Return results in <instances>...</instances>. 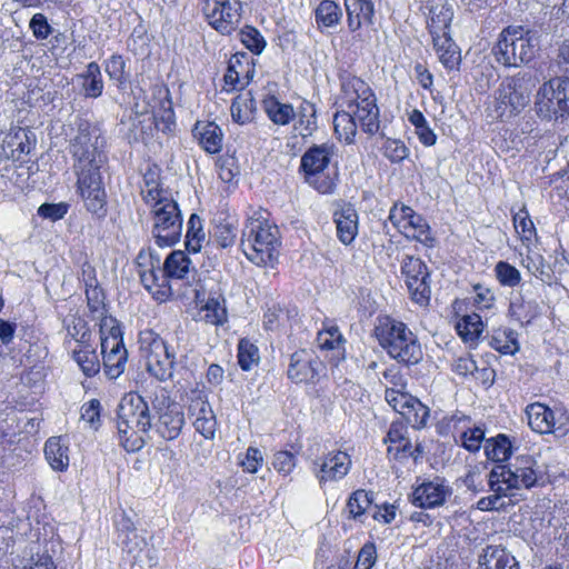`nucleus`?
<instances>
[{
	"mask_svg": "<svg viewBox=\"0 0 569 569\" xmlns=\"http://www.w3.org/2000/svg\"><path fill=\"white\" fill-rule=\"evenodd\" d=\"M450 495V488L443 481L436 479L418 486L412 492L411 501L419 508H435L443 505Z\"/></svg>",
	"mask_w": 569,
	"mask_h": 569,
	"instance_id": "21",
	"label": "nucleus"
},
{
	"mask_svg": "<svg viewBox=\"0 0 569 569\" xmlns=\"http://www.w3.org/2000/svg\"><path fill=\"white\" fill-rule=\"evenodd\" d=\"M191 260L181 250L172 251L164 260L163 267L169 278L183 279L190 270Z\"/></svg>",
	"mask_w": 569,
	"mask_h": 569,
	"instance_id": "41",
	"label": "nucleus"
},
{
	"mask_svg": "<svg viewBox=\"0 0 569 569\" xmlns=\"http://www.w3.org/2000/svg\"><path fill=\"white\" fill-rule=\"evenodd\" d=\"M341 102L356 114L363 132L372 136L379 131L377 99L362 79L355 76H346L341 79Z\"/></svg>",
	"mask_w": 569,
	"mask_h": 569,
	"instance_id": "5",
	"label": "nucleus"
},
{
	"mask_svg": "<svg viewBox=\"0 0 569 569\" xmlns=\"http://www.w3.org/2000/svg\"><path fill=\"white\" fill-rule=\"evenodd\" d=\"M100 401L91 399L81 407V420L87 422L91 428L98 429L100 422Z\"/></svg>",
	"mask_w": 569,
	"mask_h": 569,
	"instance_id": "64",
	"label": "nucleus"
},
{
	"mask_svg": "<svg viewBox=\"0 0 569 569\" xmlns=\"http://www.w3.org/2000/svg\"><path fill=\"white\" fill-rule=\"evenodd\" d=\"M348 27L351 31L358 30L362 24H371L375 8L371 0H345Z\"/></svg>",
	"mask_w": 569,
	"mask_h": 569,
	"instance_id": "27",
	"label": "nucleus"
},
{
	"mask_svg": "<svg viewBox=\"0 0 569 569\" xmlns=\"http://www.w3.org/2000/svg\"><path fill=\"white\" fill-rule=\"evenodd\" d=\"M402 232L407 238H412L428 247H431L433 243L428 223L416 212L409 217L408 222L402 227Z\"/></svg>",
	"mask_w": 569,
	"mask_h": 569,
	"instance_id": "36",
	"label": "nucleus"
},
{
	"mask_svg": "<svg viewBox=\"0 0 569 569\" xmlns=\"http://www.w3.org/2000/svg\"><path fill=\"white\" fill-rule=\"evenodd\" d=\"M509 312L521 326H527L540 315V308L536 300L526 299L520 295L511 300Z\"/></svg>",
	"mask_w": 569,
	"mask_h": 569,
	"instance_id": "29",
	"label": "nucleus"
},
{
	"mask_svg": "<svg viewBox=\"0 0 569 569\" xmlns=\"http://www.w3.org/2000/svg\"><path fill=\"white\" fill-rule=\"evenodd\" d=\"M73 359L87 377L96 376L100 370V362L94 350L89 348L74 350Z\"/></svg>",
	"mask_w": 569,
	"mask_h": 569,
	"instance_id": "49",
	"label": "nucleus"
},
{
	"mask_svg": "<svg viewBox=\"0 0 569 569\" xmlns=\"http://www.w3.org/2000/svg\"><path fill=\"white\" fill-rule=\"evenodd\" d=\"M188 416L197 432L206 439H213L217 428L216 415L207 400L200 392H193L188 406Z\"/></svg>",
	"mask_w": 569,
	"mask_h": 569,
	"instance_id": "18",
	"label": "nucleus"
},
{
	"mask_svg": "<svg viewBox=\"0 0 569 569\" xmlns=\"http://www.w3.org/2000/svg\"><path fill=\"white\" fill-rule=\"evenodd\" d=\"M375 493L372 491L357 490L347 503L348 511L353 519L362 516L373 502Z\"/></svg>",
	"mask_w": 569,
	"mask_h": 569,
	"instance_id": "50",
	"label": "nucleus"
},
{
	"mask_svg": "<svg viewBox=\"0 0 569 569\" xmlns=\"http://www.w3.org/2000/svg\"><path fill=\"white\" fill-rule=\"evenodd\" d=\"M428 29L431 36L449 32L453 8L448 0H428Z\"/></svg>",
	"mask_w": 569,
	"mask_h": 569,
	"instance_id": "23",
	"label": "nucleus"
},
{
	"mask_svg": "<svg viewBox=\"0 0 569 569\" xmlns=\"http://www.w3.org/2000/svg\"><path fill=\"white\" fill-rule=\"evenodd\" d=\"M432 42L442 66L448 70H458L461 63V53L449 32L433 34Z\"/></svg>",
	"mask_w": 569,
	"mask_h": 569,
	"instance_id": "25",
	"label": "nucleus"
},
{
	"mask_svg": "<svg viewBox=\"0 0 569 569\" xmlns=\"http://www.w3.org/2000/svg\"><path fill=\"white\" fill-rule=\"evenodd\" d=\"M104 144L106 140L97 126L84 119L78 120L77 133L69 144L77 192L86 209L99 218L107 213V192L101 176L108 160Z\"/></svg>",
	"mask_w": 569,
	"mask_h": 569,
	"instance_id": "1",
	"label": "nucleus"
},
{
	"mask_svg": "<svg viewBox=\"0 0 569 569\" xmlns=\"http://www.w3.org/2000/svg\"><path fill=\"white\" fill-rule=\"evenodd\" d=\"M67 336L79 343H86L89 340V330L84 319L77 316H69L63 321Z\"/></svg>",
	"mask_w": 569,
	"mask_h": 569,
	"instance_id": "52",
	"label": "nucleus"
},
{
	"mask_svg": "<svg viewBox=\"0 0 569 569\" xmlns=\"http://www.w3.org/2000/svg\"><path fill=\"white\" fill-rule=\"evenodd\" d=\"M486 457L496 462L506 461L511 455V443L506 435H498L497 437L486 440L485 443Z\"/></svg>",
	"mask_w": 569,
	"mask_h": 569,
	"instance_id": "43",
	"label": "nucleus"
},
{
	"mask_svg": "<svg viewBox=\"0 0 569 569\" xmlns=\"http://www.w3.org/2000/svg\"><path fill=\"white\" fill-rule=\"evenodd\" d=\"M456 328H457V331H458L459 336L465 341L472 342L482 332L483 323H482L481 317L479 315L471 313V315H466L465 317H462L458 321Z\"/></svg>",
	"mask_w": 569,
	"mask_h": 569,
	"instance_id": "47",
	"label": "nucleus"
},
{
	"mask_svg": "<svg viewBox=\"0 0 569 569\" xmlns=\"http://www.w3.org/2000/svg\"><path fill=\"white\" fill-rule=\"evenodd\" d=\"M138 273L141 283L158 301H166L171 296L169 277L159 254L141 250L137 257Z\"/></svg>",
	"mask_w": 569,
	"mask_h": 569,
	"instance_id": "13",
	"label": "nucleus"
},
{
	"mask_svg": "<svg viewBox=\"0 0 569 569\" xmlns=\"http://www.w3.org/2000/svg\"><path fill=\"white\" fill-rule=\"evenodd\" d=\"M335 151L336 146L332 142L312 144L300 160V170L306 182L322 194H330L336 188L335 177L326 173Z\"/></svg>",
	"mask_w": 569,
	"mask_h": 569,
	"instance_id": "7",
	"label": "nucleus"
},
{
	"mask_svg": "<svg viewBox=\"0 0 569 569\" xmlns=\"http://www.w3.org/2000/svg\"><path fill=\"white\" fill-rule=\"evenodd\" d=\"M492 478L501 481L510 491L513 489H530L542 478L538 463L532 456L522 455L508 465H498L491 469Z\"/></svg>",
	"mask_w": 569,
	"mask_h": 569,
	"instance_id": "12",
	"label": "nucleus"
},
{
	"mask_svg": "<svg viewBox=\"0 0 569 569\" xmlns=\"http://www.w3.org/2000/svg\"><path fill=\"white\" fill-rule=\"evenodd\" d=\"M539 48L535 32L523 27H508L502 30L492 52L505 67H519L530 62Z\"/></svg>",
	"mask_w": 569,
	"mask_h": 569,
	"instance_id": "6",
	"label": "nucleus"
},
{
	"mask_svg": "<svg viewBox=\"0 0 569 569\" xmlns=\"http://www.w3.org/2000/svg\"><path fill=\"white\" fill-rule=\"evenodd\" d=\"M6 149L10 150V157L13 160H20L22 156L29 154L34 147V141L31 140L29 132L19 128L13 133H10L6 140Z\"/></svg>",
	"mask_w": 569,
	"mask_h": 569,
	"instance_id": "34",
	"label": "nucleus"
},
{
	"mask_svg": "<svg viewBox=\"0 0 569 569\" xmlns=\"http://www.w3.org/2000/svg\"><path fill=\"white\" fill-rule=\"evenodd\" d=\"M213 242L220 248H228L234 244L237 238V229L230 222H222L214 227Z\"/></svg>",
	"mask_w": 569,
	"mask_h": 569,
	"instance_id": "57",
	"label": "nucleus"
},
{
	"mask_svg": "<svg viewBox=\"0 0 569 569\" xmlns=\"http://www.w3.org/2000/svg\"><path fill=\"white\" fill-rule=\"evenodd\" d=\"M382 153L392 163H400L409 156V149L401 140L387 139L382 146Z\"/></svg>",
	"mask_w": 569,
	"mask_h": 569,
	"instance_id": "58",
	"label": "nucleus"
},
{
	"mask_svg": "<svg viewBox=\"0 0 569 569\" xmlns=\"http://www.w3.org/2000/svg\"><path fill=\"white\" fill-rule=\"evenodd\" d=\"M256 111V100L251 92L238 94L230 107L232 120L239 124H244L253 119Z\"/></svg>",
	"mask_w": 569,
	"mask_h": 569,
	"instance_id": "32",
	"label": "nucleus"
},
{
	"mask_svg": "<svg viewBox=\"0 0 569 569\" xmlns=\"http://www.w3.org/2000/svg\"><path fill=\"white\" fill-rule=\"evenodd\" d=\"M86 296H87V302L88 308L91 311V313L94 315L96 318H99L100 321L107 317L106 316V307H104V296L102 292V289H100L97 284H87Z\"/></svg>",
	"mask_w": 569,
	"mask_h": 569,
	"instance_id": "53",
	"label": "nucleus"
},
{
	"mask_svg": "<svg viewBox=\"0 0 569 569\" xmlns=\"http://www.w3.org/2000/svg\"><path fill=\"white\" fill-rule=\"evenodd\" d=\"M141 196L143 201L150 206L152 202L161 201L170 198L169 193L160 188L159 177L156 171L149 170L143 176V184L141 186Z\"/></svg>",
	"mask_w": 569,
	"mask_h": 569,
	"instance_id": "40",
	"label": "nucleus"
},
{
	"mask_svg": "<svg viewBox=\"0 0 569 569\" xmlns=\"http://www.w3.org/2000/svg\"><path fill=\"white\" fill-rule=\"evenodd\" d=\"M560 86L559 78H553L539 89L536 106L540 116L558 119L568 113V104L562 100Z\"/></svg>",
	"mask_w": 569,
	"mask_h": 569,
	"instance_id": "17",
	"label": "nucleus"
},
{
	"mask_svg": "<svg viewBox=\"0 0 569 569\" xmlns=\"http://www.w3.org/2000/svg\"><path fill=\"white\" fill-rule=\"evenodd\" d=\"M152 428V420L148 403L136 393H126L119 406L117 415V429L122 447L127 451H138L147 442Z\"/></svg>",
	"mask_w": 569,
	"mask_h": 569,
	"instance_id": "2",
	"label": "nucleus"
},
{
	"mask_svg": "<svg viewBox=\"0 0 569 569\" xmlns=\"http://www.w3.org/2000/svg\"><path fill=\"white\" fill-rule=\"evenodd\" d=\"M202 310L206 312L204 319L208 323L219 326L227 320L224 298L220 293L210 296Z\"/></svg>",
	"mask_w": 569,
	"mask_h": 569,
	"instance_id": "45",
	"label": "nucleus"
},
{
	"mask_svg": "<svg viewBox=\"0 0 569 569\" xmlns=\"http://www.w3.org/2000/svg\"><path fill=\"white\" fill-rule=\"evenodd\" d=\"M104 71L110 80L117 82L119 88H124L129 82V73L126 71V61L120 54H112L104 61Z\"/></svg>",
	"mask_w": 569,
	"mask_h": 569,
	"instance_id": "48",
	"label": "nucleus"
},
{
	"mask_svg": "<svg viewBox=\"0 0 569 569\" xmlns=\"http://www.w3.org/2000/svg\"><path fill=\"white\" fill-rule=\"evenodd\" d=\"M100 338L104 372L110 379H117L124 371L128 352L120 326L114 318L104 317L101 320Z\"/></svg>",
	"mask_w": 569,
	"mask_h": 569,
	"instance_id": "11",
	"label": "nucleus"
},
{
	"mask_svg": "<svg viewBox=\"0 0 569 569\" xmlns=\"http://www.w3.org/2000/svg\"><path fill=\"white\" fill-rule=\"evenodd\" d=\"M490 347L503 355H513L519 350L517 333L511 329H498L489 341Z\"/></svg>",
	"mask_w": 569,
	"mask_h": 569,
	"instance_id": "42",
	"label": "nucleus"
},
{
	"mask_svg": "<svg viewBox=\"0 0 569 569\" xmlns=\"http://www.w3.org/2000/svg\"><path fill=\"white\" fill-rule=\"evenodd\" d=\"M320 365L307 350H299L291 355L288 368V378L296 383L312 381L318 373Z\"/></svg>",
	"mask_w": 569,
	"mask_h": 569,
	"instance_id": "22",
	"label": "nucleus"
},
{
	"mask_svg": "<svg viewBox=\"0 0 569 569\" xmlns=\"http://www.w3.org/2000/svg\"><path fill=\"white\" fill-rule=\"evenodd\" d=\"M479 569H520L516 558L503 547L489 545L478 558Z\"/></svg>",
	"mask_w": 569,
	"mask_h": 569,
	"instance_id": "24",
	"label": "nucleus"
},
{
	"mask_svg": "<svg viewBox=\"0 0 569 569\" xmlns=\"http://www.w3.org/2000/svg\"><path fill=\"white\" fill-rule=\"evenodd\" d=\"M488 486L493 493L488 497H482L477 502V508L481 511L499 510L503 507L501 499L509 496V490L501 481H496L492 478V471L488 476Z\"/></svg>",
	"mask_w": 569,
	"mask_h": 569,
	"instance_id": "33",
	"label": "nucleus"
},
{
	"mask_svg": "<svg viewBox=\"0 0 569 569\" xmlns=\"http://www.w3.org/2000/svg\"><path fill=\"white\" fill-rule=\"evenodd\" d=\"M263 108L269 119L278 126L290 123L296 116L291 104L282 103L274 97L264 99Z\"/></svg>",
	"mask_w": 569,
	"mask_h": 569,
	"instance_id": "35",
	"label": "nucleus"
},
{
	"mask_svg": "<svg viewBox=\"0 0 569 569\" xmlns=\"http://www.w3.org/2000/svg\"><path fill=\"white\" fill-rule=\"evenodd\" d=\"M375 333L379 345L398 362L411 366L422 359L421 345L405 322L389 316L380 317Z\"/></svg>",
	"mask_w": 569,
	"mask_h": 569,
	"instance_id": "4",
	"label": "nucleus"
},
{
	"mask_svg": "<svg viewBox=\"0 0 569 569\" xmlns=\"http://www.w3.org/2000/svg\"><path fill=\"white\" fill-rule=\"evenodd\" d=\"M385 398L386 401L393 408V410L399 412L401 416L405 413V410L410 408L409 406H411L416 400V398L407 391H395V389H386Z\"/></svg>",
	"mask_w": 569,
	"mask_h": 569,
	"instance_id": "59",
	"label": "nucleus"
},
{
	"mask_svg": "<svg viewBox=\"0 0 569 569\" xmlns=\"http://www.w3.org/2000/svg\"><path fill=\"white\" fill-rule=\"evenodd\" d=\"M485 439V430L480 427L469 428L460 436L461 445L470 452H476L481 448Z\"/></svg>",
	"mask_w": 569,
	"mask_h": 569,
	"instance_id": "62",
	"label": "nucleus"
},
{
	"mask_svg": "<svg viewBox=\"0 0 569 569\" xmlns=\"http://www.w3.org/2000/svg\"><path fill=\"white\" fill-rule=\"evenodd\" d=\"M402 417L415 428H422L426 426L429 418V409L420 400L416 398L411 406H409Z\"/></svg>",
	"mask_w": 569,
	"mask_h": 569,
	"instance_id": "56",
	"label": "nucleus"
},
{
	"mask_svg": "<svg viewBox=\"0 0 569 569\" xmlns=\"http://www.w3.org/2000/svg\"><path fill=\"white\" fill-rule=\"evenodd\" d=\"M345 342L346 340L336 326L319 331L317 336L318 347L321 350L333 351L336 358L342 355Z\"/></svg>",
	"mask_w": 569,
	"mask_h": 569,
	"instance_id": "37",
	"label": "nucleus"
},
{
	"mask_svg": "<svg viewBox=\"0 0 569 569\" xmlns=\"http://www.w3.org/2000/svg\"><path fill=\"white\" fill-rule=\"evenodd\" d=\"M298 121L295 129L303 140L311 137L318 129L317 124V109L316 106L309 101L303 100L298 109Z\"/></svg>",
	"mask_w": 569,
	"mask_h": 569,
	"instance_id": "31",
	"label": "nucleus"
},
{
	"mask_svg": "<svg viewBox=\"0 0 569 569\" xmlns=\"http://www.w3.org/2000/svg\"><path fill=\"white\" fill-rule=\"evenodd\" d=\"M297 459L290 451H278L272 459V466L282 476H288L296 467Z\"/></svg>",
	"mask_w": 569,
	"mask_h": 569,
	"instance_id": "63",
	"label": "nucleus"
},
{
	"mask_svg": "<svg viewBox=\"0 0 569 569\" xmlns=\"http://www.w3.org/2000/svg\"><path fill=\"white\" fill-rule=\"evenodd\" d=\"M202 12L208 23L222 34H229L241 20L240 6L230 0H204Z\"/></svg>",
	"mask_w": 569,
	"mask_h": 569,
	"instance_id": "16",
	"label": "nucleus"
},
{
	"mask_svg": "<svg viewBox=\"0 0 569 569\" xmlns=\"http://www.w3.org/2000/svg\"><path fill=\"white\" fill-rule=\"evenodd\" d=\"M206 240V233L202 228L200 217L192 213L188 220V230L186 234V247L189 252H199L202 242Z\"/></svg>",
	"mask_w": 569,
	"mask_h": 569,
	"instance_id": "46",
	"label": "nucleus"
},
{
	"mask_svg": "<svg viewBox=\"0 0 569 569\" xmlns=\"http://www.w3.org/2000/svg\"><path fill=\"white\" fill-rule=\"evenodd\" d=\"M240 41L251 52L259 54L266 47V41L261 33L253 27L246 26L239 32Z\"/></svg>",
	"mask_w": 569,
	"mask_h": 569,
	"instance_id": "54",
	"label": "nucleus"
},
{
	"mask_svg": "<svg viewBox=\"0 0 569 569\" xmlns=\"http://www.w3.org/2000/svg\"><path fill=\"white\" fill-rule=\"evenodd\" d=\"M318 467L316 476L320 482L335 481L343 478L351 466V459L343 451H332L327 453L321 460L315 461Z\"/></svg>",
	"mask_w": 569,
	"mask_h": 569,
	"instance_id": "20",
	"label": "nucleus"
},
{
	"mask_svg": "<svg viewBox=\"0 0 569 569\" xmlns=\"http://www.w3.org/2000/svg\"><path fill=\"white\" fill-rule=\"evenodd\" d=\"M342 17L341 9L330 0H323L316 9V22L318 28H331L339 23Z\"/></svg>",
	"mask_w": 569,
	"mask_h": 569,
	"instance_id": "44",
	"label": "nucleus"
},
{
	"mask_svg": "<svg viewBox=\"0 0 569 569\" xmlns=\"http://www.w3.org/2000/svg\"><path fill=\"white\" fill-rule=\"evenodd\" d=\"M528 425L538 433H555L563 437L569 432V413L562 407L550 409L541 402L527 406Z\"/></svg>",
	"mask_w": 569,
	"mask_h": 569,
	"instance_id": "14",
	"label": "nucleus"
},
{
	"mask_svg": "<svg viewBox=\"0 0 569 569\" xmlns=\"http://www.w3.org/2000/svg\"><path fill=\"white\" fill-rule=\"evenodd\" d=\"M193 136L198 138L200 146L209 153H217L222 148V131L213 122H197Z\"/></svg>",
	"mask_w": 569,
	"mask_h": 569,
	"instance_id": "28",
	"label": "nucleus"
},
{
	"mask_svg": "<svg viewBox=\"0 0 569 569\" xmlns=\"http://www.w3.org/2000/svg\"><path fill=\"white\" fill-rule=\"evenodd\" d=\"M358 213L352 207H346L335 212L337 237L343 244H350L358 234Z\"/></svg>",
	"mask_w": 569,
	"mask_h": 569,
	"instance_id": "26",
	"label": "nucleus"
},
{
	"mask_svg": "<svg viewBox=\"0 0 569 569\" xmlns=\"http://www.w3.org/2000/svg\"><path fill=\"white\" fill-rule=\"evenodd\" d=\"M80 77L83 79L82 89L86 97L98 98L102 94L103 81L97 62H90L86 72Z\"/></svg>",
	"mask_w": 569,
	"mask_h": 569,
	"instance_id": "39",
	"label": "nucleus"
},
{
	"mask_svg": "<svg viewBox=\"0 0 569 569\" xmlns=\"http://www.w3.org/2000/svg\"><path fill=\"white\" fill-rule=\"evenodd\" d=\"M152 236L159 247L176 244L182 232V216L179 206L172 198L152 202Z\"/></svg>",
	"mask_w": 569,
	"mask_h": 569,
	"instance_id": "10",
	"label": "nucleus"
},
{
	"mask_svg": "<svg viewBox=\"0 0 569 569\" xmlns=\"http://www.w3.org/2000/svg\"><path fill=\"white\" fill-rule=\"evenodd\" d=\"M167 398H163L159 406H154L158 413V420L154 425L156 432L166 440L178 438L184 425V415L177 403L166 405Z\"/></svg>",
	"mask_w": 569,
	"mask_h": 569,
	"instance_id": "19",
	"label": "nucleus"
},
{
	"mask_svg": "<svg viewBox=\"0 0 569 569\" xmlns=\"http://www.w3.org/2000/svg\"><path fill=\"white\" fill-rule=\"evenodd\" d=\"M241 249L246 257L258 266L272 263L279 246L278 227L269 221V212L254 210L242 230Z\"/></svg>",
	"mask_w": 569,
	"mask_h": 569,
	"instance_id": "3",
	"label": "nucleus"
},
{
	"mask_svg": "<svg viewBox=\"0 0 569 569\" xmlns=\"http://www.w3.org/2000/svg\"><path fill=\"white\" fill-rule=\"evenodd\" d=\"M513 226L522 240L530 241L535 234V226L526 210H519L513 214Z\"/></svg>",
	"mask_w": 569,
	"mask_h": 569,
	"instance_id": "61",
	"label": "nucleus"
},
{
	"mask_svg": "<svg viewBox=\"0 0 569 569\" xmlns=\"http://www.w3.org/2000/svg\"><path fill=\"white\" fill-rule=\"evenodd\" d=\"M68 448L60 443V439L50 438L44 445V455L52 467L57 471H62L69 466Z\"/></svg>",
	"mask_w": 569,
	"mask_h": 569,
	"instance_id": "38",
	"label": "nucleus"
},
{
	"mask_svg": "<svg viewBox=\"0 0 569 569\" xmlns=\"http://www.w3.org/2000/svg\"><path fill=\"white\" fill-rule=\"evenodd\" d=\"M401 272L415 302L420 306L428 305L430 300L429 272L426 263L412 256H406L401 263Z\"/></svg>",
	"mask_w": 569,
	"mask_h": 569,
	"instance_id": "15",
	"label": "nucleus"
},
{
	"mask_svg": "<svg viewBox=\"0 0 569 569\" xmlns=\"http://www.w3.org/2000/svg\"><path fill=\"white\" fill-rule=\"evenodd\" d=\"M535 87L536 80L528 72L506 78L496 91L495 109L497 116L511 117L519 113L528 106Z\"/></svg>",
	"mask_w": 569,
	"mask_h": 569,
	"instance_id": "8",
	"label": "nucleus"
},
{
	"mask_svg": "<svg viewBox=\"0 0 569 569\" xmlns=\"http://www.w3.org/2000/svg\"><path fill=\"white\" fill-rule=\"evenodd\" d=\"M140 351L146 359L147 370L159 381L173 377L176 355L166 341L153 330H144L139 335Z\"/></svg>",
	"mask_w": 569,
	"mask_h": 569,
	"instance_id": "9",
	"label": "nucleus"
},
{
	"mask_svg": "<svg viewBox=\"0 0 569 569\" xmlns=\"http://www.w3.org/2000/svg\"><path fill=\"white\" fill-rule=\"evenodd\" d=\"M259 350L247 339H241L238 345V362L242 370H250L258 365Z\"/></svg>",
	"mask_w": 569,
	"mask_h": 569,
	"instance_id": "51",
	"label": "nucleus"
},
{
	"mask_svg": "<svg viewBox=\"0 0 569 569\" xmlns=\"http://www.w3.org/2000/svg\"><path fill=\"white\" fill-rule=\"evenodd\" d=\"M495 272L500 284L505 287H516L521 281L519 270L508 262L499 261L495 267Z\"/></svg>",
	"mask_w": 569,
	"mask_h": 569,
	"instance_id": "55",
	"label": "nucleus"
},
{
	"mask_svg": "<svg viewBox=\"0 0 569 569\" xmlns=\"http://www.w3.org/2000/svg\"><path fill=\"white\" fill-rule=\"evenodd\" d=\"M416 451L418 455L421 453L419 446L415 450L412 449V445L408 438L403 439L401 442L389 445L387 448L388 457L398 461H403L409 457L417 460L418 456L415 455Z\"/></svg>",
	"mask_w": 569,
	"mask_h": 569,
	"instance_id": "60",
	"label": "nucleus"
},
{
	"mask_svg": "<svg viewBox=\"0 0 569 569\" xmlns=\"http://www.w3.org/2000/svg\"><path fill=\"white\" fill-rule=\"evenodd\" d=\"M358 126V118L349 109L337 111L333 117L335 132L347 143L353 142Z\"/></svg>",
	"mask_w": 569,
	"mask_h": 569,
	"instance_id": "30",
	"label": "nucleus"
}]
</instances>
